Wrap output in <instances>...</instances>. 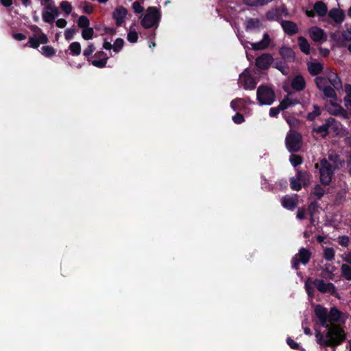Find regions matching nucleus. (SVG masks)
Instances as JSON below:
<instances>
[{"label":"nucleus","instance_id":"nucleus-1","mask_svg":"<svg viewBox=\"0 0 351 351\" xmlns=\"http://www.w3.org/2000/svg\"><path fill=\"white\" fill-rule=\"evenodd\" d=\"M314 313L318 323L326 328L324 332L315 330L316 342L322 348H336L341 345L347 338V333L340 325L328 324V311L321 304L315 307Z\"/></svg>","mask_w":351,"mask_h":351},{"label":"nucleus","instance_id":"nucleus-2","mask_svg":"<svg viewBox=\"0 0 351 351\" xmlns=\"http://www.w3.org/2000/svg\"><path fill=\"white\" fill-rule=\"evenodd\" d=\"M161 19V12L160 9L156 7H149L147 9L146 14L143 16L141 21V25L145 29L152 27L158 28Z\"/></svg>","mask_w":351,"mask_h":351},{"label":"nucleus","instance_id":"nucleus-3","mask_svg":"<svg viewBox=\"0 0 351 351\" xmlns=\"http://www.w3.org/2000/svg\"><path fill=\"white\" fill-rule=\"evenodd\" d=\"M256 97L261 105H271L276 99L274 90L266 85L258 86L256 91Z\"/></svg>","mask_w":351,"mask_h":351},{"label":"nucleus","instance_id":"nucleus-4","mask_svg":"<svg viewBox=\"0 0 351 351\" xmlns=\"http://www.w3.org/2000/svg\"><path fill=\"white\" fill-rule=\"evenodd\" d=\"M312 254L310 250L305 247H301L298 253L291 258V263L292 269L298 271L300 269V263L304 265L308 264L311 258Z\"/></svg>","mask_w":351,"mask_h":351},{"label":"nucleus","instance_id":"nucleus-5","mask_svg":"<svg viewBox=\"0 0 351 351\" xmlns=\"http://www.w3.org/2000/svg\"><path fill=\"white\" fill-rule=\"evenodd\" d=\"M285 143L289 152H298L300 150L302 138L300 133L291 131L286 136Z\"/></svg>","mask_w":351,"mask_h":351},{"label":"nucleus","instance_id":"nucleus-6","mask_svg":"<svg viewBox=\"0 0 351 351\" xmlns=\"http://www.w3.org/2000/svg\"><path fill=\"white\" fill-rule=\"evenodd\" d=\"M333 173L332 165L326 158H322L320 160L319 168V179L321 183L324 185H328L332 180Z\"/></svg>","mask_w":351,"mask_h":351},{"label":"nucleus","instance_id":"nucleus-7","mask_svg":"<svg viewBox=\"0 0 351 351\" xmlns=\"http://www.w3.org/2000/svg\"><path fill=\"white\" fill-rule=\"evenodd\" d=\"M330 128H332L334 130L338 129L337 121L332 117L328 118L324 124L317 128H313L312 132L319 134L322 138H326L329 134Z\"/></svg>","mask_w":351,"mask_h":351},{"label":"nucleus","instance_id":"nucleus-8","mask_svg":"<svg viewBox=\"0 0 351 351\" xmlns=\"http://www.w3.org/2000/svg\"><path fill=\"white\" fill-rule=\"evenodd\" d=\"M317 290L322 293H330L335 295L337 293L336 287L332 282L326 283L324 280L316 278L313 282Z\"/></svg>","mask_w":351,"mask_h":351},{"label":"nucleus","instance_id":"nucleus-9","mask_svg":"<svg viewBox=\"0 0 351 351\" xmlns=\"http://www.w3.org/2000/svg\"><path fill=\"white\" fill-rule=\"evenodd\" d=\"M274 60L271 54L265 53L256 58L255 64L261 70H267L272 64Z\"/></svg>","mask_w":351,"mask_h":351},{"label":"nucleus","instance_id":"nucleus-10","mask_svg":"<svg viewBox=\"0 0 351 351\" xmlns=\"http://www.w3.org/2000/svg\"><path fill=\"white\" fill-rule=\"evenodd\" d=\"M93 58H99V59L91 60L90 58H88V61L90 62L94 66L99 68V69H102L106 66V64H107V62L108 60V57L104 51H97L94 54Z\"/></svg>","mask_w":351,"mask_h":351},{"label":"nucleus","instance_id":"nucleus-11","mask_svg":"<svg viewBox=\"0 0 351 351\" xmlns=\"http://www.w3.org/2000/svg\"><path fill=\"white\" fill-rule=\"evenodd\" d=\"M128 13V10L121 5L114 9L112 12V19L115 21L117 26L121 27L123 25Z\"/></svg>","mask_w":351,"mask_h":351},{"label":"nucleus","instance_id":"nucleus-12","mask_svg":"<svg viewBox=\"0 0 351 351\" xmlns=\"http://www.w3.org/2000/svg\"><path fill=\"white\" fill-rule=\"evenodd\" d=\"M240 82L245 90H254L257 84L255 79L250 73H245L240 75Z\"/></svg>","mask_w":351,"mask_h":351},{"label":"nucleus","instance_id":"nucleus-13","mask_svg":"<svg viewBox=\"0 0 351 351\" xmlns=\"http://www.w3.org/2000/svg\"><path fill=\"white\" fill-rule=\"evenodd\" d=\"M280 202L285 208L293 210L298 204V197L297 195L293 196L286 195L282 197Z\"/></svg>","mask_w":351,"mask_h":351},{"label":"nucleus","instance_id":"nucleus-14","mask_svg":"<svg viewBox=\"0 0 351 351\" xmlns=\"http://www.w3.org/2000/svg\"><path fill=\"white\" fill-rule=\"evenodd\" d=\"M280 25L285 33L289 36H293L299 31L297 24L293 21L282 20Z\"/></svg>","mask_w":351,"mask_h":351},{"label":"nucleus","instance_id":"nucleus-15","mask_svg":"<svg viewBox=\"0 0 351 351\" xmlns=\"http://www.w3.org/2000/svg\"><path fill=\"white\" fill-rule=\"evenodd\" d=\"M279 54L285 62H293L295 58L294 51L289 47L282 46L280 47Z\"/></svg>","mask_w":351,"mask_h":351},{"label":"nucleus","instance_id":"nucleus-16","mask_svg":"<svg viewBox=\"0 0 351 351\" xmlns=\"http://www.w3.org/2000/svg\"><path fill=\"white\" fill-rule=\"evenodd\" d=\"M331 106L334 108L333 109L329 108L328 112L330 114L333 116H339L343 117V119H348V113L346 110H345L339 104L332 102Z\"/></svg>","mask_w":351,"mask_h":351},{"label":"nucleus","instance_id":"nucleus-17","mask_svg":"<svg viewBox=\"0 0 351 351\" xmlns=\"http://www.w3.org/2000/svg\"><path fill=\"white\" fill-rule=\"evenodd\" d=\"M311 39L315 42H321L326 40L325 33L322 29L318 27H313L309 29Z\"/></svg>","mask_w":351,"mask_h":351},{"label":"nucleus","instance_id":"nucleus-18","mask_svg":"<svg viewBox=\"0 0 351 351\" xmlns=\"http://www.w3.org/2000/svg\"><path fill=\"white\" fill-rule=\"evenodd\" d=\"M271 42L269 35L267 33L263 34V39L257 43H252V47L254 50H264L267 49Z\"/></svg>","mask_w":351,"mask_h":351},{"label":"nucleus","instance_id":"nucleus-19","mask_svg":"<svg viewBox=\"0 0 351 351\" xmlns=\"http://www.w3.org/2000/svg\"><path fill=\"white\" fill-rule=\"evenodd\" d=\"M291 88L295 91H302L306 87V82L301 75H298L293 77L291 82Z\"/></svg>","mask_w":351,"mask_h":351},{"label":"nucleus","instance_id":"nucleus-20","mask_svg":"<svg viewBox=\"0 0 351 351\" xmlns=\"http://www.w3.org/2000/svg\"><path fill=\"white\" fill-rule=\"evenodd\" d=\"M342 313L336 307L333 306L328 312V324H337L339 322Z\"/></svg>","mask_w":351,"mask_h":351},{"label":"nucleus","instance_id":"nucleus-21","mask_svg":"<svg viewBox=\"0 0 351 351\" xmlns=\"http://www.w3.org/2000/svg\"><path fill=\"white\" fill-rule=\"evenodd\" d=\"M299 104H300V101L298 99L290 98L289 95L285 96L284 99L280 102V108H282L283 110Z\"/></svg>","mask_w":351,"mask_h":351},{"label":"nucleus","instance_id":"nucleus-22","mask_svg":"<svg viewBox=\"0 0 351 351\" xmlns=\"http://www.w3.org/2000/svg\"><path fill=\"white\" fill-rule=\"evenodd\" d=\"M296 171L295 177L297 179L302 182L304 187L308 186L310 184V174L306 171L296 169Z\"/></svg>","mask_w":351,"mask_h":351},{"label":"nucleus","instance_id":"nucleus-23","mask_svg":"<svg viewBox=\"0 0 351 351\" xmlns=\"http://www.w3.org/2000/svg\"><path fill=\"white\" fill-rule=\"evenodd\" d=\"M328 80L331 85L337 90L342 88V82L337 73L332 72L329 73Z\"/></svg>","mask_w":351,"mask_h":351},{"label":"nucleus","instance_id":"nucleus-24","mask_svg":"<svg viewBox=\"0 0 351 351\" xmlns=\"http://www.w3.org/2000/svg\"><path fill=\"white\" fill-rule=\"evenodd\" d=\"M298 43L301 51L306 55H309L311 53V48L307 39L303 36H299L298 38Z\"/></svg>","mask_w":351,"mask_h":351},{"label":"nucleus","instance_id":"nucleus-25","mask_svg":"<svg viewBox=\"0 0 351 351\" xmlns=\"http://www.w3.org/2000/svg\"><path fill=\"white\" fill-rule=\"evenodd\" d=\"M328 15L337 23H341L343 21L345 16L344 13L337 8L332 9L329 12Z\"/></svg>","mask_w":351,"mask_h":351},{"label":"nucleus","instance_id":"nucleus-26","mask_svg":"<svg viewBox=\"0 0 351 351\" xmlns=\"http://www.w3.org/2000/svg\"><path fill=\"white\" fill-rule=\"evenodd\" d=\"M315 13L319 16H324L328 11L327 6L323 1H317L313 5Z\"/></svg>","mask_w":351,"mask_h":351},{"label":"nucleus","instance_id":"nucleus-27","mask_svg":"<svg viewBox=\"0 0 351 351\" xmlns=\"http://www.w3.org/2000/svg\"><path fill=\"white\" fill-rule=\"evenodd\" d=\"M308 69L312 75H317L323 71V66L319 62H311L308 64Z\"/></svg>","mask_w":351,"mask_h":351},{"label":"nucleus","instance_id":"nucleus-28","mask_svg":"<svg viewBox=\"0 0 351 351\" xmlns=\"http://www.w3.org/2000/svg\"><path fill=\"white\" fill-rule=\"evenodd\" d=\"M313 111L307 114L306 119L308 121H313L317 117L321 115L322 110L319 106L313 105Z\"/></svg>","mask_w":351,"mask_h":351},{"label":"nucleus","instance_id":"nucleus-29","mask_svg":"<svg viewBox=\"0 0 351 351\" xmlns=\"http://www.w3.org/2000/svg\"><path fill=\"white\" fill-rule=\"evenodd\" d=\"M237 103H242V105H244L246 103H248L250 104H254V101H251L250 98L249 97H245V98H236L233 99L230 102V107L234 110H238L239 108L236 106Z\"/></svg>","mask_w":351,"mask_h":351},{"label":"nucleus","instance_id":"nucleus-30","mask_svg":"<svg viewBox=\"0 0 351 351\" xmlns=\"http://www.w3.org/2000/svg\"><path fill=\"white\" fill-rule=\"evenodd\" d=\"M272 0H243L245 5L251 7L263 6L268 4Z\"/></svg>","mask_w":351,"mask_h":351},{"label":"nucleus","instance_id":"nucleus-31","mask_svg":"<svg viewBox=\"0 0 351 351\" xmlns=\"http://www.w3.org/2000/svg\"><path fill=\"white\" fill-rule=\"evenodd\" d=\"M42 55L47 58H51L56 54V49L49 45L43 46L40 50Z\"/></svg>","mask_w":351,"mask_h":351},{"label":"nucleus","instance_id":"nucleus-32","mask_svg":"<svg viewBox=\"0 0 351 351\" xmlns=\"http://www.w3.org/2000/svg\"><path fill=\"white\" fill-rule=\"evenodd\" d=\"M69 49L72 56H79L81 53V45L79 42H73L69 45Z\"/></svg>","mask_w":351,"mask_h":351},{"label":"nucleus","instance_id":"nucleus-33","mask_svg":"<svg viewBox=\"0 0 351 351\" xmlns=\"http://www.w3.org/2000/svg\"><path fill=\"white\" fill-rule=\"evenodd\" d=\"M341 276L347 280H351V267L348 264L341 266Z\"/></svg>","mask_w":351,"mask_h":351},{"label":"nucleus","instance_id":"nucleus-34","mask_svg":"<svg viewBox=\"0 0 351 351\" xmlns=\"http://www.w3.org/2000/svg\"><path fill=\"white\" fill-rule=\"evenodd\" d=\"M281 16L280 13L278 9L269 10L266 13V18L269 21H278Z\"/></svg>","mask_w":351,"mask_h":351},{"label":"nucleus","instance_id":"nucleus-35","mask_svg":"<svg viewBox=\"0 0 351 351\" xmlns=\"http://www.w3.org/2000/svg\"><path fill=\"white\" fill-rule=\"evenodd\" d=\"M315 84L317 87V88L320 90H323L326 87L328 86L327 84H328V82L326 80V79L324 77H322V76H319V77H317L315 79Z\"/></svg>","mask_w":351,"mask_h":351},{"label":"nucleus","instance_id":"nucleus-36","mask_svg":"<svg viewBox=\"0 0 351 351\" xmlns=\"http://www.w3.org/2000/svg\"><path fill=\"white\" fill-rule=\"evenodd\" d=\"M289 160L293 167L295 168L303 162V158L300 155L291 154Z\"/></svg>","mask_w":351,"mask_h":351},{"label":"nucleus","instance_id":"nucleus-37","mask_svg":"<svg viewBox=\"0 0 351 351\" xmlns=\"http://www.w3.org/2000/svg\"><path fill=\"white\" fill-rule=\"evenodd\" d=\"M291 189L293 191H299L302 189V184L297 178L291 177L289 180Z\"/></svg>","mask_w":351,"mask_h":351},{"label":"nucleus","instance_id":"nucleus-38","mask_svg":"<svg viewBox=\"0 0 351 351\" xmlns=\"http://www.w3.org/2000/svg\"><path fill=\"white\" fill-rule=\"evenodd\" d=\"M93 36L94 29L93 27H88L85 29H83L82 31V36L86 40L92 39L93 38Z\"/></svg>","mask_w":351,"mask_h":351},{"label":"nucleus","instance_id":"nucleus-39","mask_svg":"<svg viewBox=\"0 0 351 351\" xmlns=\"http://www.w3.org/2000/svg\"><path fill=\"white\" fill-rule=\"evenodd\" d=\"M335 89V88L334 87L332 88L330 86H328L322 90V92L326 98L335 99L337 97V94Z\"/></svg>","mask_w":351,"mask_h":351},{"label":"nucleus","instance_id":"nucleus-40","mask_svg":"<svg viewBox=\"0 0 351 351\" xmlns=\"http://www.w3.org/2000/svg\"><path fill=\"white\" fill-rule=\"evenodd\" d=\"M39 45H40L37 38V36L36 34H34L32 36L29 37V40L25 46L29 47L34 49H38Z\"/></svg>","mask_w":351,"mask_h":351},{"label":"nucleus","instance_id":"nucleus-41","mask_svg":"<svg viewBox=\"0 0 351 351\" xmlns=\"http://www.w3.org/2000/svg\"><path fill=\"white\" fill-rule=\"evenodd\" d=\"M312 193L317 197V199H321V198L325 194V189L319 184H316Z\"/></svg>","mask_w":351,"mask_h":351},{"label":"nucleus","instance_id":"nucleus-42","mask_svg":"<svg viewBox=\"0 0 351 351\" xmlns=\"http://www.w3.org/2000/svg\"><path fill=\"white\" fill-rule=\"evenodd\" d=\"M124 43H124V40L123 38H117L114 40V44L112 45H113V51L115 53H119V51H121L123 47Z\"/></svg>","mask_w":351,"mask_h":351},{"label":"nucleus","instance_id":"nucleus-43","mask_svg":"<svg viewBox=\"0 0 351 351\" xmlns=\"http://www.w3.org/2000/svg\"><path fill=\"white\" fill-rule=\"evenodd\" d=\"M90 25L89 19L86 16H80L77 21V25L79 27L85 29L86 27H88Z\"/></svg>","mask_w":351,"mask_h":351},{"label":"nucleus","instance_id":"nucleus-44","mask_svg":"<svg viewBox=\"0 0 351 351\" xmlns=\"http://www.w3.org/2000/svg\"><path fill=\"white\" fill-rule=\"evenodd\" d=\"M335 250L332 247H326L324 250V257L326 260L331 261L335 258Z\"/></svg>","mask_w":351,"mask_h":351},{"label":"nucleus","instance_id":"nucleus-45","mask_svg":"<svg viewBox=\"0 0 351 351\" xmlns=\"http://www.w3.org/2000/svg\"><path fill=\"white\" fill-rule=\"evenodd\" d=\"M43 20L47 23L53 24L55 21V18L49 11L44 10L42 14Z\"/></svg>","mask_w":351,"mask_h":351},{"label":"nucleus","instance_id":"nucleus-46","mask_svg":"<svg viewBox=\"0 0 351 351\" xmlns=\"http://www.w3.org/2000/svg\"><path fill=\"white\" fill-rule=\"evenodd\" d=\"M60 7L67 15L70 14L72 12L71 4L67 1H62L60 4Z\"/></svg>","mask_w":351,"mask_h":351},{"label":"nucleus","instance_id":"nucleus-47","mask_svg":"<svg viewBox=\"0 0 351 351\" xmlns=\"http://www.w3.org/2000/svg\"><path fill=\"white\" fill-rule=\"evenodd\" d=\"M138 36L135 30H130L127 35L128 40L131 43H135L137 42Z\"/></svg>","mask_w":351,"mask_h":351},{"label":"nucleus","instance_id":"nucleus-48","mask_svg":"<svg viewBox=\"0 0 351 351\" xmlns=\"http://www.w3.org/2000/svg\"><path fill=\"white\" fill-rule=\"evenodd\" d=\"M350 243V238L348 236L343 235L338 237V243L342 247H348Z\"/></svg>","mask_w":351,"mask_h":351},{"label":"nucleus","instance_id":"nucleus-49","mask_svg":"<svg viewBox=\"0 0 351 351\" xmlns=\"http://www.w3.org/2000/svg\"><path fill=\"white\" fill-rule=\"evenodd\" d=\"M77 30L73 28H69L64 32V38L66 40H71L76 34Z\"/></svg>","mask_w":351,"mask_h":351},{"label":"nucleus","instance_id":"nucleus-50","mask_svg":"<svg viewBox=\"0 0 351 351\" xmlns=\"http://www.w3.org/2000/svg\"><path fill=\"white\" fill-rule=\"evenodd\" d=\"M95 50L94 44L90 43L87 47L84 50L83 55L86 57H89Z\"/></svg>","mask_w":351,"mask_h":351},{"label":"nucleus","instance_id":"nucleus-51","mask_svg":"<svg viewBox=\"0 0 351 351\" xmlns=\"http://www.w3.org/2000/svg\"><path fill=\"white\" fill-rule=\"evenodd\" d=\"M317 208H318V204L317 202H312L308 205V210L311 215L312 221H313V216L314 215V213L317 210Z\"/></svg>","mask_w":351,"mask_h":351},{"label":"nucleus","instance_id":"nucleus-52","mask_svg":"<svg viewBox=\"0 0 351 351\" xmlns=\"http://www.w3.org/2000/svg\"><path fill=\"white\" fill-rule=\"evenodd\" d=\"M309 280L310 279L308 278L306 282H305V285H304V287H305V289H306V291L308 294V295L311 298L313 297L314 295V289L313 287L309 284Z\"/></svg>","mask_w":351,"mask_h":351},{"label":"nucleus","instance_id":"nucleus-53","mask_svg":"<svg viewBox=\"0 0 351 351\" xmlns=\"http://www.w3.org/2000/svg\"><path fill=\"white\" fill-rule=\"evenodd\" d=\"M282 108H280L279 104L277 107L271 108L269 109V116L271 117H276L280 111H282Z\"/></svg>","mask_w":351,"mask_h":351},{"label":"nucleus","instance_id":"nucleus-54","mask_svg":"<svg viewBox=\"0 0 351 351\" xmlns=\"http://www.w3.org/2000/svg\"><path fill=\"white\" fill-rule=\"evenodd\" d=\"M232 121L236 124H241L245 121V119L242 114L237 112L232 117Z\"/></svg>","mask_w":351,"mask_h":351},{"label":"nucleus","instance_id":"nucleus-55","mask_svg":"<svg viewBox=\"0 0 351 351\" xmlns=\"http://www.w3.org/2000/svg\"><path fill=\"white\" fill-rule=\"evenodd\" d=\"M132 8L136 14L141 13L144 10V8L141 5L140 2L137 1L132 3Z\"/></svg>","mask_w":351,"mask_h":351},{"label":"nucleus","instance_id":"nucleus-56","mask_svg":"<svg viewBox=\"0 0 351 351\" xmlns=\"http://www.w3.org/2000/svg\"><path fill=\"white\" fill-rule=\"evenodd\" d=\"M37 38H38L39 45L40 44H47L49 43L48 37L47 36V35L45 34H44L43 32V31L39 33V35H38V36H37Z\"/></svg>","mask_w":351,"mask_h":351},{"label":"nucleus","instance_id":"nucleus-57","mask_svg":"<svg viewBox=\"0 0 351 351\" xmlns=\"http://www.w3.org/2000/svg\"><path fill=\"white\" fill-rule=\"evenodd\" d=\"M342 38L346 41H351V26L341 33Z\"/></svg>","mask_w":351,"mask_h":351},{"label":"nucleus","instance_id":"nucleus-58","mask_svg":"<svg viewBox=\"0 0 351 351\" xmlns=\"http://www.w3.org/2000/svg\"><path fill=\"white\" fill-rule=\"evenodd\" d=\"M259 21L256 19H250L247 22V28H255L258 26Z\"/></svg>","mask_w":351,"mask_h":351},{"label":"nucleus","instance_id":"nucleus-59","mask_svg":"<svg viewBox=\"0 0 351 351\" xmlns=\"http://www.w3.org/2000/svg\"><path fill=\"white\" fill-rule=\"evenodd\" d=\"M287 343L289 346L293 350H299L300 346L298 343H296L293 339L291 337H288L287 339Z\"/></svg>","mask_w":351,"mask_h":351},{"label":"nucleus","instance_id":"nucleus-60","mask_svg":"<svg viewBox=\"0 0 351 351\" xmlns=\"http://www.w3.org/2000/svg\"><path fill=\"white\" fill-rule=\"evenodd\" d=\"M83 11L86 14H90L93 12V8L90 3H89L86 1H84Z\"/></svg>","mask_w":351,"mask_h":351},{"label":"nucleus","instance_id":"nucleus-61","mask_svg":"<svg viewBox=\"0 0 351 351\" xmlns=\"http://www.w3.org/2000/svg\"><path fill=\"white\" fill-rule=\"evenodd\" d=\"M306 208L304 207L299 208L297 211V218L299 219H304L306 218Z\"/></svg>","mask_w":351,"mask_h":351},{"label":"nucleus","instance_id":"nucleus-62","mask_svg":"<svg viewBox=\"0 0 351 351\" xmlns=\"http://www.w3.org/2000/svg\"><path fill=\"white\" fill-rule=\"evenodd\" d=\"M273 63V67L277 69L283 73V70L285 69L284 63L281 60H276Z\"/></svg>","mask_w":351,"mask_h":351},{"label":"nucleus","instance_id":"nucleus-63","mask_svg":"<svg viewBox=\"0 0 351 351\" xmlns=\"http://www.w3.org/2000/svg\"><path fill=\"white\" fill-rule=\"evenodd\" d=\"M102 29L104 32V34H110V35L113 36L117 33L116 29L113 28V27H103Z\"/></svg>","mask_w":351,"mask_h":351},{"label":"nucleus","instance_id":"nucleus-64","mask_svg":"<svg viewBox=\"0 0 351 351\" xmlns=\"http://www.w3.org/2000/svg\"><path fill=\"white\" fill-rule=\"evenodd\" d=\"M56 26L59 28H64L67 22L64 19H59L56 21Z\"/></svg>","mask_w":351,"mask_h":351}]
</instances>
